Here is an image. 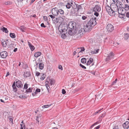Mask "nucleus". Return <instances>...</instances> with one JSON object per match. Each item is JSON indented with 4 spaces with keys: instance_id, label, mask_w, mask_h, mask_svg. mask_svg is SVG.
Returning a JSON list of instances; mask_svg holds the SVG:
<instances>
[{
    "instance_id": "obj_36",
    "label": "nucleus",
    "mask_w": 129,
    "mask_h": 129,
    "mask_svg": "<svg viewBox=\"0 0 129 129\" xmlns=\"http://www.w3.org/2000/svg\"><path fill=\"white\" fill-rule=\"evenodd\" d=\"M64 33H63L61 36V38L63 39H65L66 37V34Z\"/></svg>"
},
{
    "instance_id": "obj_48",
    "label": "nucleus",
    "mask_w": 129,
    "mask_h": 129,
    "mask_svg": "<svg viewBox=\"0 0 129 129\" xmlns=\"http://www.w3.org/2000/svg\"><path fill=\"white\" fill-rule=\"evenodd\" d=\"M80 66L83 69H86V68L85 66L83 65L81 63H80Z\"/></svg>"
},
{
    "instance_id": "obj_26",
    "label": "nucleus",
    "mask_w": 129,
    "mask_h": 129,
    "mask_svg": "<svg viewBox=\"0 0 129 129\" xmlns=\"http://www.w3.org/2000/svg\"><path fill=\"white\" fill-rule=\"evenodd\" d=\"M1 29L2 30L3 32H5L6 33H7L8 32V31L7 30V28L4 27L1 28Z\"/></svg>"
},
{
    "instance_id": "obj_34",
    "label": "nucleus",
    "mask_w": 129,
    "mask_h": 129,
    "mask_svg": "<svg viewBox=\"0 0 129 129\" xmlns=\"http://www.w3.org/2000/svg\"><path fill=\"white\" fill-rule=\"evenodd\" d=\"M86 59L84 58H82L81 60V62L83 63H85L86 62Z\"/></svg>"
},
{
    "instance_id": "obj_51",
    "label": "nucleus",
    "mask_w": 129,
    "mask_h": 129,
    "mask_svg": "<svg viewBox=\"0 0 129 129\" xmlns=\"http://www.w3.org/2000/svg\"><path fill=\"white\" fill-rule=\"evenodd\" d=\"M62 92L63 94H64L66 93V92L64 89H63L62 90Z\"/></svg>"
},
{
    "instance_id": "obj_22",
    "label": "nucleus",
    "mask_w": 129,
    "mask_h": 129,
    "mask_svg": "<svg viewBox=\"0 0 129 129\" xmlns=\"http://www.w3.org/2000/svg\"><path fill=\"white\" fill-rule=\"evenodd\" d=\"M99 50V49H95L91 51L90 53L91 54H96L98 52Z\"/></svg>"
},
{
    "instance_id": "obj_58",
    "label": "nucleus",
    "mask_w": 129,
    "mask_h": 129,
    "mask_svg": "<svg viewBox=\"0 0 129 129\" xmlns=\"http://www.w3.org/2000/svg\"><path fill=\"white\" fill-rule=\"evenodd\" d=\"M41 26L42 27H45L46 26L44 25V24L43 23H42L41 25Z\"/></svg>"
},
{
    "instance_id": "obj_44",
    "label": "nucleus",
    "mask_w": 129,
    "mask_h": 129,
    "mask_svg": "<svg viewBox=\"0 0 129 129\" xmlns=\"http://www.w3.org/2000/svg\"><path fill=\"white\" fill-rule=\"evenodd\" d=\"M50 105L49 106V105H44L42 107L43 108H47L49 106H50Z\"/></svg>"
},
{
    "instance_id": "obj_19",
    "label": "nucleus",
    "mask_w": 129,
    "mask_h": 129,
    "mask_svg": "<svg viewBox=\"0 0 129 129\" xmlns=\"http://www.w3.org/2000/svg\"><path fill=\"white\" fill-rule=\"evenodd\" d=\"M72 8L71 9L70 11V13L71 15H73L75 14L76 12V8L75 7L74 8L73 7H72Z\"/></svg>"
},
{
    "instance_id": "obj_24",
    "label": "nucleus",
    "mask_w": 129,
    "mask_h": 129,
    "mask_svg": "<svg viewBox=\"0 0 129 129\" xmlns=\"http://www.w3.org/2000/svg\"><path fill=\"white\" fill-rule=\"evenodd\" d=\"M35 89L33 88H29L28 89H26V90L25 92H32L33 91H34Z\"/></svg>"
},
{
    "instance_id": "obj_52",
    "label": "nucleus",
    "mask_w": 129,
    "mask_h": 129,
    "mask_svg": "<svg viewBox=\"0 0 129 129\" xmlns=\"http://www.w3.org/2000/svg\"><path fill=\"white\" fill-rule=\"evenodd\" d=\"M95 12L94 13V15L96 16H99V14L98 13V12Z\"/></svg>"
},
{
    "instance_id": "obj_64",
    "label": "nucleus",
    "mask_w": 129,
    "mask_h": 129,
    "mask_svg": "<svg viewBox=\"0 0 129 129\" xmlns=\"http://www.w3.org/2000/svg\"><path fill=\"white\" fill-rule=\"evenodd\" d=\"M37 92L36 91L34 92V93H32V94L33 95V96H34L37 93Z\"/></svg>"
},
{
    "instance_id": "obj_13",
    "label": "nucleus",
    "mask_w": 129,
    "mask_h": 129,
    "mask_svg": "<svg viewBox=\"0 0 129 129\" xmlns=\"http://www.w3.org/2000/svg\"><path fill=\"white\" fill-rule=\"evenodd\" d=\"M0 54L2 58H5L7 56L8 53L6 51H4L1 52Z\"/></svg>"
},
{
    "instance_id": "obj_10",
    "label": "nucleus",
    "mask_w": 129,
    "mask_h": 129,
    "mask_svg": "<svg viewBox=\"0 0 129 129\" xmlns=\"http://www.w3.org/2000/svg\"><path fill=\"white\" fill-rule=\"evenodd\" d=\"M114 55V54L113 52H111L110 53L109 55L106 58V61H108L110 60L113 58Z\"/></svg>"
},
{
    "instance_id": "obj_8",
    "label": "nucleus",
    "mask_w": 129,
    "mask_h": 129,
    "mask_svg": "<svg viewBox=\"0 0 129 129\" xmlns=\"http://www.w3.org/2000/svg\"><path fill=\"white\" fill-rule=\"evenodd\" d=\"M107 29L108 32H111L114 30V27L113 25L108 24L107 26Z\"/></svg>"
},
{
    "instance_id": "obj_41",
    "label": "nucleus",
    "mask_w": 129,
    "mask_h": 129,
    "mask_svg": "<svg viewBox=\"0 0 129 129\" xmlns=\"http://www.w3.org/2000/svg\"><path fill=\"white\" fill-rule=\"evenodd\" d=\"M99 123V122H98V121H97V122H95V123L94 124H92V125H91V126L90 127V128H92V127H93L94 125H96L97 124H98Z\"/></svg>"
},
{
    "instance_id": "obj_4",
    "label": "nucleus",
    "mask_w": 129,
    "mask_h": 129,
    "mask_svg": "<svg viewBox=\"0 0 129 129\" xmlns=\"http://www.w3.org/2000/svg\"><path fill=\"white\" fill-rule=\"evenodd\" d=\"M126 11L127 10L125 9V5L123 7L118 9V14H122V15H123V14H125Z\"/></svg>"
},
{
    "instance_id": "obj_28",
    "label": "nucleus",
    "mask_w": 129,
    "mask_h": 129,
    "mask_svg": "<svg viewBox=\"0 0 129 129\" xmlns=\"http://www.w3.org/2000/svg\"><path fill=\"white\" fill-rule=\"evenodd\" d=\"M41 54V53L40 52H37L35 53L34 55V56L37 57L40 56Z\"/></svg>"
},
{
    "instance_id": "obj_23",
    "label": "nucleus",
    "mask_w": 129,
    "mask_h": 129,
    "mask_svg": "<svg viewBox=\"0 0 129 129\" xmlns=\"http://www.w3.org/2000/svg\"><path fill=\"white\" fill-rule=\"evenodd\" d=\"M49 79V80H48V81H49V82H50L49 84L50 85H54L55 84V80L53 79Z\"/></svg>"
},
{
    "instance_id": "obj_30",
    "label": "nucleus",
    "mask_w": 129,
    "mask_h": 129,
    "mask_svg": "<svg viewBox=\"0 0 129 129\" xmlns=\"http://www.w3.org/2000/svg\"><path fill=\"white\" fill-rule=\"evenodd\" d=\"M66 6L67 9H68L70 8L71 7H73L72 5L69 3H67V4L66 5Z\"/></svg>"
},
{
    "instance_id": "obj_60",
    "label": "nucleus",
    "mask_w": 129,
    "mask_h": 129,
    "mask_svg": "<svg viewBox=\"0 0 129 129\" xmlns=\"http://www.w3.org/2000/svg\"><path fill=\"white\" fill-rule=\"evenodd\" d=\"M126 16L128 18L129 17V12H128L126 14Z\"/></svg>"
},
{
    "instance_id": "obj_45",
    "label": "nucleus",
    "mask_w": 129,
    "mask_h": 129,
    "mask_svg": "<svg viewBox=\"0 0 129 129\" xmlns=\"http://www.w3.org/2000/svg\"><path fill=\"white\" fill-rule=\"evenodd\" d=\"M50 17L52 19V20H54V19H55V17L52 15H50L48 16V17Z\"/></svg>"
},
{
    "instance_id": "obj_31",
    "label": "nucleus",
    "mask_w": 129,
    "mask_h": 129,
    "mask_svg": "<svg viewBox=\"0 0 129 129\" xmlns=\"http://www.w3.org/2000/svg\"><path fill=\"white\" fill-rule=\"evenodd\" d=\"M26 29V27L23 26H22L20 27V29L23 32L25 31Z\"/></svg>"
},
{
    "instance_id": "obj_54",
    "label": "nucleus",
    "mask_w": 129,
    "mask_h": 129,
    "mask_svg": "<svg viewBox=\"0 0 129 129\" xmlns=\"http://www.w3.org/2000/svg\"><path fill=\"white\" fill-rule=\"evenodd\" d=\"M87 18V16H82V19L83 20H85Z\"/></svg>"
},
{
    "instance_id": "obj_55",
    "label": "nucleus",
    "mask_w": 129,
    "mask_h": 129,
    "mask_svg": "<svg viewBox=\"0 0 129 129\" xmlns=\"http://www.w3.org/2000/svg\"><path fill=\"white\" fill-rule=\"evenodd\" d=\"M58 68L59 69H60L61 70H62L63 69L61 65H60L58 67Z\"/></svg>"
},
{
    "instance_id": "obj_1",
    "label": "nucleus",
    "mask_w": 129,
    "mask_h": 129,
    "mask_svg": "<svg viewBox=\"0 0 129 129\" xmlns=\"http://www.w3.org/2000/svg\"><path fill=\"white\" fill-rule=\"evenodd\" d=\"M96 18L93 16L91 17L90 20L84 26V28H81L79 30L78 29L77 33L78 35L79 34L80 36L83 34V33L85 31L87 32L90 31L92 28L96 24Z\"/></svg>"
},
{
    "instance_id": "obj_63",
    "label": "nucleus",
    "mask_w": 129,
    "mask_h": 129,
    "mask_svg": "<svg viewBox=\"0 0 129 129\" xmlns=\"http://www.w3.org/2000/svg\"><path fill=\"white\" fill-rule=\"evenodd\" d=\"M116 83V82L114 81V82H113L112 85L110 86H111L112 85H114Z\"/></svg>"
},
{
    "instance_id": "obj_25",
    "label": "nucleus",
    "mask_w": 129,
    "mask_h": 129,
    "mask_svg": "<svg viewBox=\"0 0 129 129\" xmlns=\"http://www.w3.org/2000/svg\"><path fill=\"white\" fill-rule=\"evenodd\" d=\"M93 61V59L91 58H89V60H88L86 63V64L87 65H89Z\"/></svg>"
},
{
    "instance_id": "obj_49",
    "label": "nucleus",
    "mask_w": 129,
    "mask_h": 129,
    "mask_svg": "<svg viewBox=\"0 0 129 129\" xmlns=\"http://www.w3.org/2000/svg\"><path fill=\"white\" fill-rule=\"evenodd\" d=\"M40 74V73L38 72H36V76H38Z\"/></svg>"
},
{
    "instance_id": "obj_32",
    "label": "nucleus",
    "mask_w": 129,
    "mask_h": 129,
    "mask_svg": "<svg viewBox=\"0 0 129 129\" xmlns=\"http://www.w3.org/2000/svg\"><path fill=\"white\" fill-rule=\"evenodd\" d=\"M105 113H104L102 114V115L100 117H99V118H100V119L98 121L99 122V123H100L101 122V121L102 120V118L104 117L105 116Z\"/></svg>"
},
{
    "instance_id": "obj_20",
    "label": "nucleus",
    "mask_w": 129,
    "mask_h": 129,
    "mask_svg": "<svg viewBox=\"0 0 129 129\" xmlns=\"http://www.w3.org/2000/svg\"><path fill=\"white\" fill-rule=\"evenodd\" d=\"M58 15L60 14L61 16H63L64 14V11L61 9H58Z\"/></svg>"
},
{
    "instance_id": "obj_33",
    "label": "nucleus",
    "mask_w": 129,
    "mask_h": 129,
    "mask_svg": "<svg viewBox=\"0 0 129 129\" xmlns=\"http://www.w3.org/2000/svg\"><path fill=\"white\" fill-rule=\"evenodd\" d=\"M44 66V64L42 63H40L39 64V69H40L42 70L43 69Z\"/></svg>"
},
{
    "instance_id": "obj_42",
    "label": "nucleus",
    "mask_w": 129,
    "mask_h": 129,
    "mask_svg": "<svg viewBox=\"0 0 129 129\" xmlns=\"http://www.w3.org/2000/svg\"><path fill=\"white\" fill-rule=\"evenodd\" d=\"M125 9L127 11H129V5L127 4H125Z\"/></svg>"
},
{
    "instance_id": "obj_3",
    "label": "nucleus",
    "mask_w": 129,
    "mask_h": 129,
    "mask_svg": "<svg viewBox=\"0 0 129 129\" xmlns=\"http://www.w3.org/2000/svg\"><path fill=\"white\" fill-rule=\"evenodd\" d=\"M105 8L107 12L109 14L110 16H114L115 15V13L112 9L108 5L106 6Z\"/></svg>"
},
{
    "instance_id": "obj_17",
    "label": "nucleus",
    "mask_w": 129,
    "mask_h": 129,
    "mask_svg": "<svg viewBox=\"0 0 129 129\" xmlns=\"http://www.w3.org/2000/svg\"><path fill=\"white\" fill-rule=\"evenodd\" d=\"M49 80V79L47 78L46 79L47 80L45 82V86L47 89L48 92H49V89H50V87L49 86L50 84L49 83V81H48Z\"/></svg>"
},
{
    "instance_id": "obj_7",
    "label": "nucleus",
    "mask_w": 129,
    "mask_h": 129,
    "mask_svg": "<svg viewBox=\"0 0 129 129\" xmlns=\"http://www.w3.org/2000/svg\"><path fill=\"white\" fill-rule=\"evenodd\" d=\"M58 9L57 8H53L51 10L52 14L53 16H57L58 15Z\"/></svg>"
},
{
    "instance_id": "obj_37",
    "label": "nucleus",
    "mask_w": 129,
    "mask_h": 129,
    "mask_svg": "<svg viewBox=\"0 0 129 129\" xmlns=\"http://www.w3.org/2000/svg\"><path fill=\"white\" fill-rule=\"evenodd\" d=\"M12 4V2L10 1H8L7 2H5V4L6 5H10L11 4Z\"/></svg>"
},
{
    "instance_id": "obj_11",
    "label": "nucleus",
    "mask_w": 129,
    "mask_h": 129,
    "mask_svg": "<svg viewBox=\"0 0 129 129\" xmlns=\"http://www.w3.org/2000/svg\"><path fill=\"white\" fill-rule=\"evenodd\" d=\"M110 7L111 9H112V10H113L115 12H117V11H118V7L115 4L111 5Z\"/></svg>"
},
{
    "instance_id": "obj_40",
    "label": "nucleus",
    "mask_w": 129,
    "mask_h": 129,
    "mask_svg": "<svg viewBox=\"0 0 129 129\" xmlns=\"http://www.w3.org/2000/svg\"><path fill=\"white\" fill-rule=\"evenodd\" d=\"M20 125V129H23L24 128V129H25V125L24 124H21Z\"/></svg>"
},
{
    "instance_id": "obj_61",
    "label": "nucleus",
    "mask_w": 129,
    "mask_h": 129,
    "mask_svg": "<svg viewBox=\"0 0 129 129\" xmlns=\"http://www.w3.org/2000/svg\"><path fill=\"white\" fill-rule=\"evenodd\" d=\"M103 109H100L98 111L96 112H95L94 114L96 115V114L97 113H98L99 112H100V111H101V110H102Z\"/></svg>"
},
{
    "instance_id": "obj_29",
    "label": "nucleus",
    "mask_w": 129,
    "mask_h": 129,
    "mask_svg": "<svg viewBox=\"0 0 129 129\" xmlns=\"http://www.w3.org/2000/svg\"><path fill=\"white\" fill-rule=\"evenodd\" d=\"M12 87L13 89L14 90V91L16 92L17 91V88L15 86V82H14V83L12 84Z\"/></svg>"
},
{
    "instance_id": "obj_46",
    "label": "nucleus",
    "mask_w": 129,
    "mask_h": 129,
    "mask_svg": "<svg viewBox=\"0 0 129 129\" xmlns=\"http://www.w3.org/2000/svg\"><path fill=\"white\" fill-rule=\"evenodd\" d=\"M28 84L27 83H25L24 85V88L25 89H26L28 88Z\"/></svg>"
},
{
    "instance_id": "obj_16",
    "label": "nucleus",
    "mask_w": 129,
    "mask_h": 129,
    "mask_svg": "<svg viewBox=\"0 0 129 129\" xmlns=\"http://www.w3.org/2000/svg\"><path fill=\"white\" fill-rule=\"evenodd\" d=\"M123 126L124 128H129V122L126 121L123 124Z\"/></svg>"
},
{
    "instance_id": "obj_50",
    "label": "nucleus",
    "mask_w": 129,
    "mask_h": 129,
    "mask_svg": "<svg viewBox=\"0 0 129 129\" xmlns=\"http://www.w3.org/2000/svg\"><path fill=\"white\" fill-rule=\"evenodd\" d=\"M45 78V77L44 76V75H43L41 77L40 79L42 80H43Z\"/></svg>"
},
{
    "instance_id": "obj_39",
    "label": "nucleus",
    "mask_w": 129,
    "mask_h": 129,
    "mask_svg": "<svg viewBox=\"0 0 129 129\" xmlns=\"http://www.w3.org/2000/svg\"><path fill=\"white\" fill-rule=\"evenodd\" d=\"M118 15L119 17L121 18H123L125 16V14H124L122 15L121 14H118Z\"/></svg>"
},
{
    "instance_id": "obj_38",
    "label": "nucleus",
    "mask_w": 129,
    "mask_h": 129,
    "mask_svg": "<svg viewBox=\"0 0 129 129\" xmlns=\"http://www.w3.org/2000/svg\"><path fill=\"white\" fill-rule=\"evenodd\" d=\"M124 37L125 39H127L129 37V34H126L124 35Z\"/></svg>"
},
{
    "instance_id": "obj_9",
    "label": "nucleus",
    "mask_w": 129,
    "mask_h": 129,
    "mask_svg": "<svg viewBox=\"0 0 129 129\" xmlns=\"http://www.w3.org/2000/svg\"><path fill=\"white\" fill-rule=\"evenodd\" d=\"M101 10L100 7L98 5H96L93 9V11L94 12H99Z\"/></svg>"
},
{
    "instance_id": "obj_27",
    "label": "nucleus",
    "mask_w": 129,
    "mask_h": 129,
    "mask_svg": "<svg viewBox=\"0 0 129 129\" xmlns=\"http://www.w3.org/2000/svg\"><path fill=\"white\" fill-rule=\"evenodd\" d=\"M77 5H76V7L77 8V11L79 12V11H80L82 10V7L81 5H78V6H77Z\"/></svg>"
},
{
    "instance_id": "obj_14",
    "label": "nucleus",
    "mask_w": 129,
    "mask_h": 129,
    "mask_svg": "<svg viewBox=\"0 0 129 129\" xmlns=\"http://www.w3.org/2000/svg\"><path fill=\"white\" fill-rule=\"evenodd\" d=\"M16 86L18 88H20L22 87L23 85L22 84V82L19 80H18L16 82Z\"/></svg>"
},
{
    "instance_id": "obj_35",
    "label": "nucleus",
    "mask_w": 129,
    "mask_h": 129,
    "mask_svg": "<svg viewBox=\"0 0 129 129\" xmlns=\"http://www.w3.org/2000/svg\"><path fill=\"white\" fill-rule=\"evenodd\" d=\"M10 36L12 38H14L15 37V35L14 34L10 33Z\"/></svg>"
},
{
    "instance_id": "obj_6",
    "label": "nucleus",
    "mask_w": 129,
    "mask_h": 129,
    "mask_svg": "<svg viewBox=\"0 0 129 129\" xmlns=\"http://www.w3.org/2000/svg\"><path fill=\"white\" fill-rule=\"evenodd\" d=\"M68 34L71 36L77 33L78 29L76 28L75 29H68Z\"/></svg>"
},
{
    "instance_id": "obj_59",
    "label": "nucleus",
    "mask_w": 129,
    "mask_h": 129,
    "mask_svg": "<svg viewBox=\"0 0 129 129\" xmlns=\"http://www.w3.org/2000/svg\"><path fill=\"white\" fill-rule=\"evenodd\" d=\"M19 97L20 98L22 99V98H25V96L24 95H20V96H19Z\"/></svg>"
},
{
    "instance_id": "obj_62",
    "label": "nucleus",
    "mask_w": 129,
    "mask_h": 129,
    "mask_svg": "<svg viewBox=\"0 0 129 129\" xmlns=\"http://www.w3.org/2000/svg\"><path fill=\"white\" fill-rule=\"evenodd\" d=\"M28 45L29 46V47L31 46L32 45L28 41Z\"/></svg>"
},
{
    "instance_id": "obj_5",
    "label": "nucleus",
    "mask_w": 129,
    "mask_h": 129,
    "mask_svg": "<svg viewBox=\"0 0 129 129\" xmlns=\"http://www.w3.org/2000/svg\"><path fill=\"white\" fill-rule=\"evenodd\" d=\"M68 26V29H75L76 28V23L75 22L73 23L71 22L69 23Z\"/></svg>"
},
{
    "instance_id": "obj_12",
    "label": "nucleus",
    "mask_w": 129,
    "mask_h": 129,
    "mask_svg": "<svg viewBox=\"0 0 129 129\" xmlns=\"http://www.w3.org/2000/svg\"><path fill=\"white\" fill-rule=\"evenodd\" d=\"M61 20L60 21H63V19L61 17H59L57 18H55V19H54V20H52L54 22V23H57L58 22H60L59 21V20Z\"/></svg>"
},
{
    "instance_id": "obj_43",
    "label": "nucleus",
    "mask_w": 129,
    "mask_h": 129,
    "mask_svg": "<svg viewBox=\"0 0 129 129\" xmlns=\"http://www.w3.org/2000/svg\"><path fill=\"white\" fill-rule=\"evenodd\" d=\"M80 48L81 49V50L79 52V53L80 52L82 51H83L85 50V49L84 47H81L79 48Z\"/></svg>"
},
{
    "instance_id": "obj_57",
    "label": "nucleus",
    "mask_w": 129,
    "mask_h": 129,
    "mask_svg": "<svg viewBox=\"0 0 129 129\" xmlns=\"http://www.w3.org/2000/svg\"><path fill=\"white\" fill-rule=\"evenodd\" d=\"M43 18L44 20L45 21H47V17L46 16H44Z\"/></svg>"
},
{
    "instance_id": "obj_56",
    "label": "nucleus",
    "mask_w": 129,
    "mask_h": 129,
    "mask_svg": "<svg viewBox=\"0 0 129 129\" xmlns=\"http://www.w3.org/2000/svg\"><path fill=\"white\" fill-rule=\"evenodd\" d=\"M36 92H40L41 91V90L40 89L37 88L36 89Z\"/></svg>"
},
{
    "instance_id": "obj_2",
    "label": "nucleus",
    "mask_w": 129,
    "mask_h": 129,
    "mask_svg": "<svg viewBox=\"0 0 129 129\" xmlns=\"http://www.w3.org/2000/svg\"><path fill=\"white\" fill-rule=\"evenodd\" d=\"M58 28L60 33L66 34L68 33V27L66 24L61 23L58 26Z\"/></svg>"
},
{
    "instance_id": "obj_15",
    "label": "nucleus",
    "mask_w": 129,
    "mask_h": 129,
    "mask_svg": "<svg viewBox=\"0 0 129 129\" xmlns=\"http://www.w3.org/2000/svg\"><path fill=\"white\" fill-rule=\"evenodd\" d=\"M2 42L3 46L5 47L6 46L8 42V40H2Z\"/></svg>"
},
{
    "instance_id": "obj_47",
    "label": "nucleus",
    "mask_w": 129,
    "mask_h": 129,
    "mask_svg": "<svg viewBox=\"0 0 129 129\" xmlns=\"http://www.w3.org/2000/svg\"><path fill=\"white\" fill-rule=\"evenodd\" d=\"M30 48L32 51H33L35 49V47L33 45L30 47Z\"/></svg>"
},
{
    "instance_id": "obj_21",
    "label": "nucleus",
    "mask_w": 129,
    "mask_h": 129,
    "mask_svg": "<svg viewBox=\"0 0 129 129\" xmlns=\"http://www.w3.org/2000/svg\"><path fill=\"white\" fill-rule=\"evenodd\" d=\"M36 120L37 121V122L38 124H39V122L41 123V116H37L36 118Z\"/></svg>"
},
{
    "instance_id": "obj_53",
    "label": "nucleus",
    "mask_w": 129,
    "mask_h": 129,
    "mask_svg": "<svg viewBox=\"0 0 129 129\" xmlns=\"http://www.w3.org/2000/svg\"><path fill=\"white\" fill-rule=\"evenodd\" d=\"M113 129H119V128L118 125H116L114 126Z\"/></svg>"
},
{
    "instance_id": "obj_18",
    "label": "nucleus",
    "mask_w": 129,
    "mask_h": 129,
    "mask_svg": "<svg viewBox=\"0 0 129 129\" xmlns=\"http://www.w3.org/2000/svg\"><path fill=\"white\" fill-rule=\"evenodd\" d=\"M30 75V73L29 71H25L24 73V77H29Z\"/></svg>"
}]
</instances>
